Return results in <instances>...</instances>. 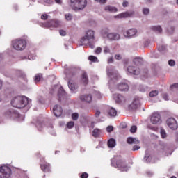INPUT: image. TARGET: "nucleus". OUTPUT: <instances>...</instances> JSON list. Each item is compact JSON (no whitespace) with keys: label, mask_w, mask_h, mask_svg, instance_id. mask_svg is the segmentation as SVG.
<instances>
[{"label":"nucleus","mask_w":178,"mask_h":178,"mask_svg":"<svg viewBox=\"0 0 178 178\" xmlns=\"http://www.w3.org/2000/svg\"><path fill=\"white\" fill-rule=\"evenodd\" d=\"M95 32L88 30L84 37L81 39V45H88L91 49L95 48Z\"/></svg>","instance_id":"obj_1"},{"label":"nucleus","mask_w":178,"mask_h":178,"mask_svg":"<svg viewBox=\"0 0 178 178\" xmlns=\"http://www.w3.org/2000/svg\"><path fill=\"white\" fill-rule=\"evenodd\" d=\"M31 100L29 99L24 96H17L11 100V105L13 108L20 109L25 108V106H30Z\"/></svg>","instance_id":"obj_2"},{"label":"nucleus","mask_w":178,"mask_h":178,"mask_svg":"<svg viewBox=\"0 0 178 178\" xmlns=\"http://www.w3.org/2000/svg\"><path fill=\"white\" fill-rule=\"evenodd\" d=\"M118 159H119L118 156H115L111 159V166L119 168L121 172H127L130 169V167L127 166L124 161Z\"/></svg>","instance_id":"obj_3"},{"label":"nucleus","mask_w":178,"mask_h":178,"mask_svg":"<svg viewBox=\"0 0 178 178\" xmlns=\"http://www.w3.org/2000/svg\"><path fill=\"white\" fill-rule=\"evenodd\" d=\"M70 6L74 10H81L87 6V0H70Z\"/></svg>","instance_id":"obj_4"},{"label":"nucleus","mask_w":178,"mask_h":178,"mask_svg":"<svg viewBox=\"0 0 178 178\" xmlns=\"http://www.w3.org/2000/svg\"><path fill=\"white\" fill-rule=\"evenodd\" d=\"M12 46L16 51H23L27 47V42L24 39H16L13 40Z\"/></svg>","instance_id":"obj_5"},{"label":"nucleus","mask_w":178,"mask_h":178,"mask_svg":"<svg viewBox=\"0 0 178 178\" xmlns=\"http://www.w3.org/2000/svg\"><path fill=\"white\" fill-rule=\"evenodd\" d=\"M107 75L110 77V80L108 81L109 84H113V83H116L118 81V79L120 77L118 74V71L114 70H108Z\"/></svg>","instance_id":"obj_6"},{"label":"nucleus","mask_w":178,"mask_h":178,"mask_svg":"<svg viewBox=\"0 0 178 178\" xmlns=\"http://www.w3.org/2000/svg\"><path fill=\"white\" fill-rule=\"evenodd\" d=\"M6 116H7V118H11L12 119H16V120H18V122L24 120V116L19 115L17 111H7L6 112Z\"/></svg>","instance_id":"obj_7"},{"label":"nucleus","mask_w":178,"mask_h":178,"mask_svg":"<svg viewBox=\"0 0 178 178\" xmlns=\"http://www.w3.org/2000/svg\"><path fill=\"white\" fill-rule=\"evenodd\" d=\"M12 170L8 166H1L0 168V178H10Z\"/></svg>","instance_id":"obj_8"},{"label":"nucleus","mask_w":178,"mask_h":178,"mask_svg":"<svg viewBox=\"0 0 178 178\" xmlns=\"http://www.w3.org/2000/svg\"><path fill=\"white\" fill-rule=\"evenodd\" d=\"M138 31L136 28H131L128 30L123 31V35L125 38H133V37H136Z\"/></svg>","instance_id":"obj_9"},{"label":"nucleus","mask_w":178,"mask_h":178,"mask_svg":"<svg viewBox=\"0 0 178 178\" xmlns=\"http://www.w3.org/2000/svg\"><path fill=\"white\" fill-rule=\"evenodd\" d=\"M60 23L61 22L59 20L51 19L44 24H42V27H48L49 29L59 27Z\"/></svg>","instance_id":"obj_10"},{"label":"nucleus","mask_w":178,"mask_h":178,"mask_svg":"<svg viewBox=\"0 0 178 178\" xmlns=\"http://www.w3.org/2000/svg\"><path fill=\"white\" fill-rule=\"evenodd\" d=\"M150 122L152 124H161L162 123L161 115L158 113H153L151 116Z\"/></svg>","instance_id":"obj_11"},{"label":"nucleus","mask_w":178,"mask_h":178,"mask_svg":"<svg viewBox=\"0 0 178 178\" xmlns=\"http://www.w3.org/2000/svg\"><path fill=\"white\" fill-rule=\"evenodd\" d=\"M166 123L171 130H176L178 127L177 121L173 118H168Z\"/></svg>","instance_id":"obj_12"},{"label":"nucleus","mask_w":178,"mask_h":178,"mask_svg":"<svg viewBox=\"0 0 178 178\" xmlns=\"http://www.w3.org/2000/svg\"><path fill=\"white\" fill-rule=\"evenodd\" d=\"M107 38L110 41H119V40H120L121 38V36H120V34L115 32H113L107 35Z\"/></svg>","instance_id":"obj_13"},{"label":"nucleus","mask_w":178,"mask_h":178,"mask_svg":"<svg viewBox=\"0 0 178 178\" xmlns=\"http://www.w3.org/2000/svg\"><path fill=\"white\" fill-rule=\"evenodd\" d=\"M113 97L115 99V102L117 104H120V105H122L123 104L126 103V97L122 95H118L115 94L113 95Z\"/></svg>","instance_id":"obj_14"},{"label":"nucleus","mask_w":178,"mask_h":178,"mask_svg":"<svg viewBox=\"0 0 178 178\" xmlns=\"http://www.w3.org/2000/svg\"><path fill=\"white\" fill-rule=\"evenodd\" d=\"M134 15V11H127L115 16V19H124V17H130Z\"/></svg>","instance_id":"obj_15"},{"label":"nucleus","mask_w":178,"mask_h":178,"mask_svg":"<svg viewBox=\"0 0 178 178\" xmlns=\"http://www.w3.org/2000/svg\"><path fill=\"white\" fill-rule=\"evenodd\" d=\"M127 72L128 73H130V74H134L135 76H138V74H140V71L138 67L129 66L127 67Z\"/></svg>","instance_id":"obj_16"},{"label":"nucleus","mask_w":178,"mask_h":178,"mask_svg":"<svg viewBox=\"0 0 178 178\" xmlns=\"http://www.w3.org/2000/svg\"><path fill=\"white\" fill-rule=\"evenodd\" d=\"M53 112L54 115L56 118H59V116L62 115V113L63 112V110L62 109V107L59 105H55L53 108Z\"/></svg>","instance_id":"obj_17"},{"label":"nucleus","mask_w":178,"mask_h":178,"mask_svg":"<svg viewBox=\"0 0 178 178\" xmlns=\"http://www.w3.org/2000/svg\"><path fill=\"white\" fill-rule=\"evenodd\" d=\"M117 88L119 91H129V84L126 82H121L117 85Z\"/></svg>","instance_id":"obj_18"},{"label":"nucleus","mask_w":178,"mask_h":178,"mask_svg":"<svg viewBox=\"0 0 178 178\" xmlns=\"http://www.w3.org/2000/svg\"><path fill=\"white\" fill-rule=\"evenodd\" d=\"M140 102L141 100H140V98H135L132 103L130 104L129 107L131 109H137V108L140 106Z\"/></svg>","instance_id":"obj_19"},{"label":"nucleus","mask_w":178,"mask_h":178,"mask_svg":"<svg viewBox=\"0 0 178 178\" xmlns=\"http://www.w3.org/2000/svg\"><path fill=\"white\" fill-rule=\"evenodd\" d=\"M116 115H118V111L115 108L113 107H110L107 110V116L108 118H115Z\"/></svg>","instance_id":"obj_20"},{"label":"nucleus","mask_w":178,"mask_h":178,"mask_svg":"<svg viewBox=\"0 0 178 178\" xmlns=\"http://www.w3.org/2000/svg\"><path fill=\"white\" fill-rule=\"evenodd\" d=\"M81 101H83V102H88L90 104L91 101H92V95H83L80 97Z\"/></svg>","instance_id":"obj_21"},{"label":"nucleus","mask_w":178,"mask_h":178,"mask_svg":"<svg viewBox=\"0 0 178 178\" xmlns=\"http://www.w3.org/2000/svg\"><path fill=\"white\" fill-rule=\"evenodd\" d=\"M68 87L72 92H74L77 88H79V86H77V84L74 83L73 81L70 80L68 81Z\"/></svg>","instance_id":"obj_22"},{"label":"nucleus","mask_w":178,"mask_h":178,"mask_svg":"<svg viewBox=\"0 0 178 178\" xmlns=\"http://www.w3.org/2000/svg\"><path fill=\"white\" fill-rule=\"evenodd\" d=\"M104 10H106V12H110L111 13H115L118 12V8L112 6H106Z\"/></svg>","instance_id":"obj_23"},{"label":"nucleus","mask_w":178,"mask_h":178,"mask_svg":"<svg viewBox=\"0 0 178 178\" xmlns=\"http://www.w3.org/2000/svg\"><path fill=\"white\" fill-rule=\"evenodd\" d=\"M127 141L128 144H140L139 140H137L136 138L132 137L128 138Z\"/></svg>","instance_id":"obj_24"},{"label":"nucleus","mask_w":178,"mask_h":178,"mask_svg":"<svg viewBox=\"0 0 178 178\" xmlns=\"http://www.w3.org/2000/svg\"><path fill=\"white\" fill-rule=\"evenodd\" d=\"M100 135H101V129L98 128H95L92 132V136L95 138H97V137H99Z\"/></svg>","instance_id":"obj_25"},{"label":"nucleus","mask_w":178,"mask_h":178,"mask_svg":"<svg viewBox=\"0 0 178 178\" xmlns=\"http://www.w3.org/2000/svg\"><path fill=\"white\" fill-rule=\"evenodd\" d=\"M108 147L109 148H115V147H116V140L113 138H111L108 141Z\"/></svg>","instance_id":"obj_26"},{"label":"nucleus","mask_w":178,"mask_h":178,"mask_svg":"<svg viewBox=\"0 0 178 178\" xmlns=\"http://www.w3.org/2000/svg\"><path fill=\"white\" fill-rule=\"evenodd\" d=\"M81 81L83 83V84L85 85L88 84V76L87 75V73L84 72L82 74Z\"/></svg>","instance_id":"obj_27"},{"label":"nucleus","mask_w":178,"mask_h":178,"mask_svg":"<svg viewBox=\"0 0 178 178\" xmlns=\"http://www.w3.org/2000/svg\"><path fill=\"white\" fill-rule=\"evenodd\" d=\"M66 95V92L63 90V87H60L58 90V98H63Z\"/></svg>","instance_id":"obj_28"},{"label":"nucleus","mask_w":178,"mask_h":178,"mask_svg":"<svg viewBox=\"0 0 178 178\" xmlns=\"http://www.w3.org/2000/svg\"><path fill=\"white\" fill-rule=\"evenodd\" d=\"M41 169L43 172H50L49 164H42Z\"/></svg>","instance_id":"obj_29"},{"label":"nucleus","mask_w":178,"mask_h":178,"mask_svg":"<svg viewBox=\"0 0 178 178\" xmlns=\"http://www.w3.org/2000/svg\"><path fill=\"white\" fill-rule=\"evenodd\" d=\"M134 63H135L137 66L141 65L143 63V58L136 57L134 59Z\"/></svg>","instance_id":"obj_30"},{"label":"nucleus","mask_w":178,"mask_h":178,"mask_svg":"<svg viewBox=\"0 0 178 178\" xmlns=\"http://www.w3.org/2000/svg\"><path fill=\"white\" fill-rule=\"evenodd\" d=\"M152 29L153 30V31H155L156 33H162V27L161 26H152Z\"/></svg>","instance_id":"obj_31"},{"label":"nucleus","mask_w":178,"mask_h":178,"mask_svg":"<svg viewBox=\"0 0 178 178\" xmlns=\"http://www.w3.org/2000/svg\"><path fill=\"white\" fill-rule=\"evenodd\" d=\"M151 161V156H149V154L145 152V156L143 158V162H145L146 163H148Z\"/></svg>","instance_id":"obj_32"},{"label":"nucleus","mask_w":178,"mask_h":178,"mask_svg":"<svg viewBox=\"0 0 178 178\" xmlns=\"http://www.w3.org/2000/svg\"><path fill=\"white\" fill-rule=\"evenodd\" d=\"M138 90L140 92H145L148 90V86L144 85H140Z\"/></svg>","instance_id":"obj_33"},{"label":"nucleus","mask_w":178,"mask_h":178,"mask_svg":"<svg viewBox=\"0 0 178 178\" xmlns=\"http://www.w3.org/2000/svg\"><path fill=\"white\" fill-rule=\"evenodd\" d=\"M160 134H161L162 138H166V137H168V134H166V131H165V129H163L162 128L160 130Z\"/></svg>","instance_id":"obj_34"},{"label":"nucleus","mask_w":178,"mask_h":178,"mask_svg":"<svg viewBox=\"0 0 178 178\" xmlns=\"http://www.w3.org/2000/svg\"><path fill=\"white\" fill-rule=\"evenodd\" d=\"M159 94V92L158 90H152L149 92V97L151 98H154V97H156Z\"/></svg>","instance_id":"obj_35"},{"label":"nucleus","mask_w":178,"mask_h":178,"mask_svg":"<svg viewBox=\"0 0 178 178\" xmlns=\"http://www.w3.org/2000/svg\"><path fill=\"white\" fill-rule=\"evenodd\" d=\"M108 33H109V31L107 29H103L102 31V35L104 38H108V34H109Z\"/></svg>","instance_id":"obj_36"},{"label":"nucleus","mask_w":178,"mask_h":178,"mask_svg":"<svg viewBox=\"0 0 178 178\" xmlns=\"http://www.w3.org/2000/svg\"><path fill=\"white\" fill-rule=\"evenodd\" d=\"M65 17L66 20H67V21H70V20L73 19V15H72V14H70V13L65 14Z\"/></svg>","instance_id":"obj_37"},{"label":"nucleus","mask_w":178,"mask_h":178,"mask_svg":"<svg viewBox=\"0 0 178 178\" xmlns=\"http://www.w3.org/2000/svg\"><path fill=\"white\" fill-rule=\"evenodd\" d=\"M42 77V74H38L37 75L35 76V83H38V81H40V80H41Z\"/></svg>","instance_id":"obj_38"},{"label":"nucleus","mask_w":178,"mask_h":178,"mask_svg":"<svg viewBox=\"0 0 178 178\" xmlns=\"http://www.w3.org/2000/svg\"><path fill=\"white\" fill-rule=\"evenodd\" d=\"M142 12H143V15L147 16V15H149V8H143Z\"/></svg>","instance_id":"obj_39"},{"label":"nucleus","mask_w":178,"mask_h":178,"mask_svg":"<svg viewBox=\"0 0 178 178\" xmlns=\"http://www.w3.org/2000/svg\"><path fill=\"white\" fill-rule=\"evenodd\" d=\"M67 129H73L74 127V122L70 121L67 124Z\"/></svg>","instance_id":"obj_40"},{"label":"nucleus","mask_w":178,"mask_h":178,"mask_svg":"<svg viewBox=\"0 0 178 178\" xmlns=\"http://www.w3.org/2000/svg\"><path fill=\"white\" fill-rule=\"evenodd\" d=\"M167 31L169 34H173L175 32V26H169L167 29Z\"/></svg>","instance_id":"obj_41"},{"label":"nucleus","mask_w":178,"mask_h":178,"mask_svg":"<svg viewBox=\"0 0 178 178\" xmlns=\"http://www.w3.org/2000/svg\"><path fill=\"white\" fill-rule=\"evenodd\" d=\"M89 60L91 62H98V58L94 56H90L88 57Z\"/></svg>","instance_id":"obj_42"},{"label":"nucleus","mask_w":178,"mask_h":178,"mask_svg":"<svg viewBox=\"0 0 178 178\" xmlns=\"http://www.w3.org/2000/svg\"><path fill=\"white\" fill-rule=\"evenodd\" d=\"M48 129H50L51 130V136H56V134L54 132V130H52V129H54V126L51 124H49Z\"/></svg>","instance_id":"obj_43"},{"label":"nucleus","mask_w":178,"mask_h":178,"mask_svg":"<svg viewBox=\"0 0 178 178\" xmlns=\"http://www.w3.org/2000/svg\"><path fill=\"white\" fill-rule=\"evenodd\" d=\"M72 118L73 120H77V119H79V113H72Z\"/></svg>","instance_id":"obj_44"},{"label":"nucleus","mask_w":178,"mask_h":178,"mask_svg":"<svg viewBox=\"0 0 178 178\" xmlns=\"http://www.w3.org/2000/svg\"><path fill=\"white\" fill-rule=\"evenodd\" d=\"M161 97L163 99H165V101H169V95H168V94L163 93Z\"/></svg>","instance_id":"obj_45"},{"label":"nucleus","mask_w":178,"mask_h":178,"mask_svg":"<svg viewBox=\"0 0 178 178\" xmlns=\"http://www.w3.org/2000/svg\"><path fill=\"white\" fill-rule=\"evenodd\" d=\"M106 131H107V133H112V131H113V126H108L106 127Z\"/></svg>","instance_id":"obj_46"},{"label":"nucleus","mask_w":178,"mask_h":178,"mask_svg":"<svg viewBox=\"0 0 178 178\" xmlns=\"http://www.w3.org/2000/svg\"><path fill=\"white\" fill-rule=\"evenodd\" d=\"M122 58L123 57L122 56L121 54H118L115 55V59H116V60H122Z\"/></svg>","instance_id":"obj_47"},{"label":"nucleus","mask_w":178,"mask_h":178,"mask_svg":"<svg viewBox=\"0 0 178 178\" xmlns=\"http://www.w3.org/2000/svg\"><path fill=\"white\" fill-rule=\"evenodd\" d=\"M94 94L97 97V98H102V95H101V92L99 91H94Z\"/></svg>","instance_id":"obj_48"},{"label":"nucleus","mask_w":178,"mask_h":178,"mask_svg":"<svg viewBox=\"0 0 178 178\" xmlns=\"http://www.w3.org/2000/svg\"><path fill=\"white\" fill-rule=\"evenodd\" d=\"M130 131L131 133H136V131H137V126L136 125L132 126L130 129Z\"/></svg>","instance_id":"obj_49"},{"label":"nucleus","mask_w":178,"mask_h":178,"mask_svg":"<svg viewBox=\"0 0 178 178\" xmlns=\"http://www.w3.org/2000/svg\"><path fill=\"white\" fill-rule=\"evenodd\" d=\"M104 54H109L111 52V49L108 47H104Z\"/></svg>","instance_id":"obj_50"},{"label":"nucleus","mask_w":178,"mask_h":178,"mask_svg":"<svg viewBox=\"0 0 178 178\" xmlns=\"http://www.w3.org/2000/svg\"><path fill=\"white\" fill-rule=\"evenodd\" d=\"M36 127L38 128V129L39 130V131H41L42 129H41V127H42V124L40 123V122H37L36 124Z\"/></svg>","instance_id":"obj_51"},{"label":"nucleus","mask_w":178,"mask_h":178,"mask_svg":"<svg viewBox=\"0 0 178 178\" xmlns=\"http://www.w3.org/2000/svg\"><path fill=\"white\" fill-rule=\"evenodd\" d=\"M123 8H127L129 6V1L124 0L122 3Z\"/></svg>","instance_id":"obj_52"},{"label":"nucleus","mask_w":178,"mask_h":178,"mask_svg":"<svg viewBox=\"0 0 178 178\" xmlns=\"http://www.w3.org/2000/svg\"><path fill=\"white\" fill-rule=\"evenodd\" d=\"M166 49V47L164 45H161L159 47V52H162L163 51H165Z\"/></svg>","instance_id":"obj_53"},{"label":"nucleus","mask_w":178,"mask_h":178,"mask_svg":"<svg viewBox=\"0 0 178 178\" xmlns=\"http://www.w3.org/2000/svg\"><path fill=\"white\" fill-rule=\"evenodd\" d=\"M81 178H88V173L83 172L80 176Z\"/></svg>","instance_id":"obj_54"},{"label":"nucleus","mask_w":178,"mask_h":178,"mask_svg":"<svg viewBox=\"0 0 178 178\" xmlns=\"http://www.w3.org/2000/svg\"><path fill=\"white\" fill-rule=\"evenodd\" d=\"M168 65L170 66H175V65H176V62H175V60H170L168 61Z\"/></svg>","instance_id":"obj_55"},{"label":"nucleus","mask_w":178,"mask_h":178,"mask_svg":"<svg viewBox=\"0 0 178 178\" xmlns=\"http://www.w3.org/2000/svg\"><path fill=\"white\" fill-rule=\"evenodd\" d=\"M59 33H60V35H62V37H65V35H66V31L60 30Z\"/></svg>","instance_id":"obj_56"},{"label":"nucleus","mask_w":178,"mask_h":178,"mask_svg":"<svg viewBox=\"0 0 178 178\" xmlns=\"http://www.w3.org/2000/svg\"><path fill=\"white\" fill-rule=\"evenodd\" d=\"M41 19H42V20H47V19H48V15H47V14L42 15Z\"/></svg>","instance_id":"obj_57"},{"label":"nucleus","mask_w":178,"mask_h":178,"mask_svg":"<svg viewBox=\"0 0 178 178\" xmlns=\"http://www.w3.org/2000/svg\"><path fill=\"white\" fill-rule=\"evenodd\" d=\"M140 148H141L140 146L134 145L132 147V151H138V149H140Z\"/></svg>","instance_id":"obj_58"},{"label":"nucleus","mask_w":178,"mask_h":178,"mask_svg":"<svg viewBox=\"0 0 178 178\" xmlns=\"http://www.w3.org/2000/svg\"><path fill=\"white\" fill-rule=\"evenodd\" d=\"M102 49L101 47H97L95 51V52L98 55L99 54L100 52H102Z\"/></svg>","instance_id":"obj_59"},{"label":"nucleus","mask_w":178,"mask_h":178,"mask_svg":"<svg viewBox=\"0 0 178 178\" xmlns=\"http://www.w3.org/2000/svg\"><path fill=\"white\" fill-rule=\"evenodd\" d=\"M146 175H147V176L149 177H151V176L154 175V172H151V171H147Z\"/></svg>","instance_id":"obj_60"},{"label":"nucleus","mask_w":178,"mask_h":178,"mask_svg":"<svg viewBox=\"0 0 178 178\" xmlns=\"http://www.w3.org/2000/svg\"><path fill=\"white\" fill-rule=\"evenodd\" d=\"M148 129H149L150 130H153L154 131L156 130V127H152L151 125L148 126Z\"/></svg>","instance_id":"obj_61"},{"label":"nucleus","mask_w":178,"mask_h":178,"mask_svg":"<svg viewBox=\"0 0 178 178\" xmlns=\"http://www.w3.org/2000/svg\"><path fill=\"white\" fill-rule=\"evenodd\" d=\"M108 63H113V57H110L108 60Z\"/></svg>","instance_id":"obj_62"},{"label":"nucleus","mask_w":178,"mask_h":178,"mask_svg":"<svg viewBox=\"0 0 178 178\" xmlns=\"http://www.w3.org/2000/svg\"><path fill=\"white\" fill-rule=\"evenodd\" d=\"M101 115V111H97L95 113L96 118H99V116Z\"/></svg>","instance_id":"obj_63"},{"label":"nucleus","mask_w":178,"mask_h":178,"mask_svg":"<svg viewBox=\"0 0 178 178\" xmlns=\"http://www.w3.org/2000/svg\"><path fill=\"white\" fill-rule=\"evenodd\" d=\"M171 88H178V83L172 85Z\"/></svg>","instance_id":"obj_64"}]
</instances>
